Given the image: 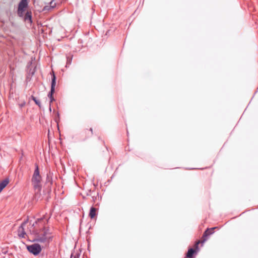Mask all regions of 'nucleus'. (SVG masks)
Masks as SVG:
<instances>
[{
	"label": "nucleus",
	"mask_w": 258,
	"mask_h": 258,
	"mask_svg": "<svg viewBox=\"0 0 258 258\" xmlns=\"http://www.w3.org/2000/svg\"><path fill=\"white\" fill-rule=\"evenodd\" d=\"M45 218L44 217L37 219L32 224L30 232L34 236L32 241L44 243L47 245L52 241V236L51 235V233L49 229L44 226L48 221V219H47L44 221Z\"/></svg>",
	"instance_id": "nucleus-1"
},
{
	"label": "nucleus",
	"mask_w": 258,
	"mask_h": 258,
	"mask_svg": "<svg viewBox=\"0 0 258 258\" xmlns=\"http://www.w3.org/2000/svg\"><path fill=\"white\" fill-rule=\"evenodd\" d=\"M52 183V178H32V183L37 194L40 192L42 187L47 189Z\"/></svg>",
	"instance_id": "nucleus-2"
},
{
	"label": "nucleus",
	"mask_w": 258,
	"mask_h": 258,
	"mask_svg": "<svg viewBox=\"0 0 258 258\" xmlns=\"http://www.w3.org/2000/svg\"><path fill=\"white\" fill-rule=\"evenodd\" d=\"M27 249L29 252L34 255H37L41 251L42 248L38 243H34L31 245H27Z\"/></svg>",
	"instance_id": "nucleus-3"
},
{
	"label": "nucleus",
	"mask_w": 258,
	"mask_h": 258,
	"mask_svg": "<svg viewBox=\"0 0 258 258\" xmlns=\"http://www.w3.org/2000/svg\"><path fill=\"white\" fill-rule=\"evenodd\" d=\"M56 85V77L54 75V73L53 72L51 78V89L50 91L48 94V97L50 98V103L52 102L55 100L54 97H53V94L55 91V86Z\"/></svg>",
	"instance_id": "nucleus-4"
},
{
	"label": "nucleus",
	"mask_w": 258,
	"mask_h": 258,
	"mask_svg": "<svg viewBox=\"0 0 258 258\" xmlns=\"http://www.w3.org/2000/svg\"><path fill=\"white\" fill-rule=\"evenodd\" d=\"M28 6L27 0H21L18 5L17 14L19 16H23V13L25 11V9Z\"/></svg>",
	"instance_id": "nucleus-5"
},
{
	"label": "nucleus",
	"mask_w": 258,
	"mask_h": 258,
	"mask_svg": "<svg viewBox=\"0 0 258 258\" xmlns=\"http://www.w3.org/2000/svg\"><path fill=\"white\" fill-rule=\"evenodd\" d=\"M27 221L23 222L21 225L19 227L18 229V235L19 237L24 238L26 235L24 227L26 225Z\"/></svg>",
	"instance_id": "nucleus-6"
},
{
	"label": "nucleus",
	"mask_w": 258,
	"mask_h": 258,
	"mask_svg": "<svg viewBox=\"0 0 258 258\" xmlns=\"http://www.w3.org/2000/svg\"><path fill=\"white\" fill-rule=\"evenodd\" d=\"M19 17L22 18L25 22L32 23V13L30 11H27L25 14L23 13V16Z\"/></svg>",
	"instance_id": "nucleus-7"
},
{
	"label": "nucleus",
	"mask_w": 258,
	"mask_h": 258,
	"mask_svg": "<svg viewBox=\"0 0 258 258\" xmlns=\"http://www.w3.org/2000/svg\"><path fill=\"white\" fill-rule=\"evenodd\" d=\"M55 6H56V4L55 3H54V2L53 1H52L51 2H50L49 3V4L48 5L45 6L43 8V11H50V10L53 9V8H54L55 7Z\"/></svg>",
	"instance_id": "nucleus-8"
},
{
	"label": "nucleus",
	"mask_w": 258,
	"mask_h": 258,
	"mask_svg": "<svg viewBox=\"0 0 258 258\" xmlns=\"http://www.w3.org/2000/svg\"><path fill=\"white\" fill-rule=\"evenodd\" d=\"M97 215V209L94 208V207H91L89 213V216L90 217L91 219H93Z\"/></svg>",
	"instance_id": "nucleus-9"
},
{
	"label": "nucleus",
	"mask_w": 258,
	"mask_h": 258,
	"mask_svg": "<svg viewBox=\"0 0 258 258\" xmlns=\"http://www.w3.org/2000/svg\"><path fill=\"white\" fill-rule=\"evenodd\" d=\"M216 228H217V227L207 229L203 234V237H206L214 233V230Z\"/></svg>",
	"instance_id": "nucleus-10"
},
{
	"label": "nucleus",
	"mask_w": 258,
	"mask_h": 258,
	"mask_svg": "<svg viewBox=\"0 0 258 258\" xmlns=\"http://www.w3.org/2000/svg\"><path fill=\"white\" fill-rule=\"evenodd\" d=\"M9 182L10 181L9 178H5L4 180L0 182V192L8 184Z\"/></svg>",
	"instance_id": "nucleus-11"
},
{
	"label": "nucleus",
	"mask_w": 258,
	"mask_h": 258,
	"mask_svg": "<svg viewBox=\"0 0 258 258\" xmlns=\"http://www.w3.org/2000/svg\"><path fill=\"white\" fill-rule=\"evenodd\" d=\"M195 250L192 248H190L188 249L185 258H194L193 255L195 253Z\"/></svg>",
	"instance_id": "nucleus-12"
},
{
	"label": "nucleus",
	"mask_w": 258,
	"mask_h": 258,
	"mask_svg": "<svg viewBox=\"0 0 258 258\" xmlns=\"http://www.w3.org/2000/svg\"><path fill=\"white\" fill-rule=\"evenodd\" d=\"M39 168H38V166L36 165L32 177H37V176H39Z\"/></svg>",
	"instance_id": "nucleus-13"
},
{
	"label": "nucleus",
	"mask_w": 258,
	"mask_h": 258,
	"mask_svg": "<svg viewBox=\"0 0 258 258\" xmlns=\"http://www.w3.org/2000/svg\"><path fill=\"white\" fill-rule=\"evenodd\" d=\"M32 99L35 102V103L39 107L41 106L40 102L36 99V97L32 96Z\"/></svg>",
	"instance_id": "nucleus-14"
},
{
	"label": "nucleus",
	"mask_w": 258,
	"mask_h": 258,
	"mask_svg": "<svg viewBox=\"0 0 258 258\" xmlns=\"http://www.w3.org/2000/svg\"><path fill=\"white\" fill-rule=\"evenodd\" d=\"M72 58L69 59L67 60V64H70L71 63Z\"/></svg>",
	"instance_id": "nucleus-15"
},
{
	"label": "nucleus",
	"mask_w": 258,
	"mask_h": 258,
	"mask_svg": "<svg viewBox=\"0 0 258 258\" xmlns=\"http://www.w3.org/2000/svg\"><path fill=\"white\" fill-rule=\"evenodd\" d=\"M49 111L51 112V106L50 105H49Z\"/></svg>",
	"instance_id": "nucleus-16"
},
{
	"label": "nucleus",
	"mask_w": 258,
	"mask_h": 258,
	"mask_svg": "<svg viewBox=\"0 0 258 258\" xmlns=\"http://www.w3.org/2000/svg\"><path fill=\"white\" fill-rule=\"evenodd\" d=\"M90 131L91 132V133L92 134V133H93V130H92V128H91L90 129Z\"/></svg>",
	"instance_id": "nucleus-17"
},
{
	"label": "nucleus",
	"mask_w": 258,
	"mask_h": 258,
	"mask_svg": "<svg viewBox=\"0 0 258 258\" xmlns=\"http://www.w3.org/2000/svg\"><path fill=\"white\" fill-rule=\"evenodd\" d=\"M200 241H198L197 243V248H198V244L199 243Z\"/></svg>",
	"instance_id": "nucleus-18"
},
{
	"label": "nucleus",
	"mask_w": 258,
	"mask_h": 258,
	"mask_svg": "<svg viewBox=\"0 0 258 258\" xmlns=\"http://www.w3.org/2000/svg\"><path fill=\"white\" fill-rule=\"evenodd\" d=\"M57 115L58 117H59V113L58 112H57Z\"/></svg>",
	"instance_id": "nucleus-19"
},
{
	"label": "nucleus",
	"mask_w": 258,
	"mask_h": 258,
	"mask_svg": "<svg viewBox=\"0 0 258 258\" xmlns=\"http://www.w3.org/2000/svg\"><path fill=\"white\" fill-rule=\"evenodd\" d=\"M93 184H94V186H96V184H95V183H94V181H93Z\"/></svg>",
	"instance_id": "nucleus-20"
},
{
	"label": "nucleus",
	"mask_w": 258,
	"mask_h": 258,
	"mask_svg": "<svg viewBox=\"0 0 258 258\" xmlns=\"http://www.w3.org/2000/svg\"><path fill=\"white\" fill-rule=\"evenodd\" d=\"M74 258H78V257H76V256H74Z\"/></svg>",
	"instance_id": "nucleus-21"
}]
</instances>
